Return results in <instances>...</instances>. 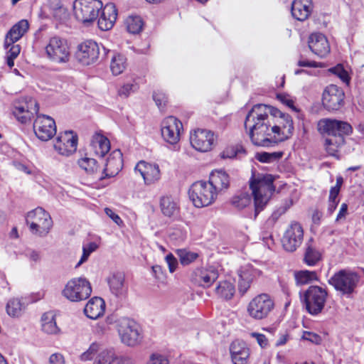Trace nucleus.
<instances>
[{
	"label": "nucleus",
	"mask_w": 364,
	"mask_h": 364,
	"mask_svg": "<svg viewBox=\"0 0 364 364\" xmlns=\"http://www.w3.org/2000/svg\"><path fill=\"white\" fill-rule=\"evenodd\" d=\"M265 109L263 104L255 105L246 117L245 127L250 129L249 136L253 144L269 147L274 145L271 131L272 117L265 114Z\"/></svg>",
	"instance_id": "nucleus-1"
},
{
	"label": "nucleus",
	"mask_w": 364,
	"mask_h": 364,
	"mask_svg": "<svg viewBox=\"0 0 364 364\" xmlns=\"http://www.w3.org/2000/svg\"><path fill=\"white\" fill-rule=\"evenodd\" d=\"M274 178L270 174H253L250 181V188L254 197L255 219L264 208L274 191Z\"/></svg>",
	"instance_id": "nucleus-2"
},
{
	"label": "nucleus",
	"mask_w": 364,
	"mask_h": 364,
	"mask_svg": "<svg viewBox=\"0 0 364 364\" xmlns=\"http://www.w3.org/2000/svg\"><path fill=\"white\" fill-rule=\"evenodd\" d=\"M302 304L307 312L313 316L321 314L326 302L328 291L319 286H310L303 293L299 292Z\"/></svg>",
	"instance_id": "nucleus-3"
},
{
	"label": "nucleus",
	"mask_w": 364,
	"mask_h": 364,
	"mask_svg": "<svg viewBox=\"0 0 364 364\" xmlns=\"http://www.w3.org/2000/svg\"><path fill=\"white\" fill-rule=\"evenodd\" d=\"M103 4L100 0H75L73 3L74 16L85 26H90L98 18Z\"/></svg>",
	"instance_id": "nucleus-4"
},
{
	"label": "nucleus",
	"mask_w": 364,
	"mask_h": 364,
	"mask_svg": "<svg viewBox=\"0 0 364 364\" xmlns=\"http://www.w3.org/2000/svg\"><path fill=\"white\" fill-rule=\"evenodd\" d=\"M26 222L29 225L30 231L41 237L46 236L53 227L50 214L41 207L29 211L26 215Z\"/></svg>",
	"instance_id": "nucleus-5"
},
{
	"label": "nucleus",
	"mask_w": 364,
	"mask_h": 364,
	"mask_svg": "<svg viewBox=\"0 0 364 364\" xmlns=\"http://www.w3.org/2000/svg\"><path fill=\"white\" fill-rule=\"evenodd\" d=\"M91 293V284L85 277H77L69 280L62 291V295L71 302L86 300Z\"/></svg>",
	"instance_id": "nucleus-6"
},
{
	"label": "nucleus",
	"mask_w": 364,
	"mask_h": 364,
	"mask_svg": "<svg viewBox=\"0 0 364 364\" xmlns=\"http://www.w3.org/2000/svg\"><path fill=\"white\" fill-rule=\"evenodd\" d=\"M45 54L51 62L58 64L68 63L70 58L68 41L58 36L50 37L45 46Z\"/></svg>",
	"instance_id": "nucleus-7"
},
{
	"label": "nucleus",
	"mask_w": 364,
	"mask_h": 364,
	"mask_svg": "<svg viewBox=\"0 0 364 364\" xmlns=\"http://www.w3.org/2000/svg\"><path fill=\"white\" fill-rule=\"evenodd\" d=\"M188 196L196 208L211 205L217 197L211 185L203 181L193 183L189 188Z\"/></svg>",
	"instance_id": "nucleus-8"
},
{
	"label": "nucleus",
	"mask_w": 364,
	"mask_h": 364,
	"mask_svg": "<svg viewBox=\"0 0 364 364\" xmlns=\"http://www.w3.org/2000/svg\"><path fill=\"white\" fill-rule=\"evenodd\" d=\"M117 331L121 341L128 346H135L142 340L139 325L129 318H122L119 320Z\"/></svg>",
	"instance_id": "nucleus-9"
},
{
	"label": "nucleus",
	"mask_w": 364,
	"mask_h": 364,
	"mask_svg": "<svg viewBox=\"0 0 364 364\" xmlns=\"http://www.w3.org/2000/svg\"><path fill=\"white\" fill-rule=\"evenodd\" d=\"M359 275L349 269H341L331 277L328 283L343 294H350L359 282Z\"/></svg>",
	"instance_id": "nucleus-10"
},
{
	"label": "nucleus",
	"mask_w": 364,
	"mask_h": 364,
	"mask_svg": "<svg viewBox=\"0 0 364 364\" xmlns=\"http://www.w3.org/2000/svg\"><path fill=\"white\" fill-rule=\"evenodd\" d=\"M116 358L117 354L113 348H105L98 343H92L80 355L82 361L93 360V364H113Z\"/></svg>",
	"instance_id": "nucleus-11"
},
{
	"label": "nucleus",
	"mask_w": 364,
	"mask_h": 364,
	"mask_svg": "<svg viewBox=\"0 0 364 364\" xmlns=\"http://www.w3.org/2000/svg\"><path fill=\"white\" fill-rule=\"evenodd\" d=\"M317 129L321 134H327L329 137H345L352 132V127L348 122L329 118L320 119Z\"/></svg>",
	"instance_id": "nucleus-12"
},
{
	"label": "nucleus",
	"mask_w": 364,
	"mask_h": 364,
	"mask_svg": "<svg viewBox=\"0 0 364 364\" xmlns=\"http://www.w3.org/2000/svg\"><path fill=\"white\" fill-rule=\"evenodd\" d=\"M274 306V303L270 296L267 294H261L249 303L247 311L251 317L260 320L267 317Z\"/></svg>",
	"instance_id": "nucleus-13"
},
{
	"label": "nucleus",
	"mask_w": 364,
	"mask_h": 364,
	"mask_svg": "<svg viewBox=\"0 0 364 364\" xmlns=\"http://www.w3.org/2000/svg\"><path fill=\"white\" fill-rule=\"evenodd\" d=\"M304 240V230L300 223L291 222L284 231L282 238V244L284 249L289 252H293L300 247Z\"/></svg>",
	"instance_id": "nucleus-14"
},
{
	"label": "nucleus",
	"mask_w": 364,
	"mask_h": 364,
	"mask_svg": "<svg viewBox=\"0 0 364 364\" xmlns=\"http://www.w3.org/2000/svg\"><path fill=\"white\" fill-rule=\"evenodd\" d=\"M100 46L94 41H85L77 46L76 59L84 65L95 63L100 58Z\"/></svg>",
	"instance_id": "nucleus-15"
},
{
	"label": "nucleus",
	"mask_w": 364,
	"mask_h": 364,
	"mask_svg": "<svg viewBox=\"0 0 364 364\" xmlns=\"http://www.w3.org/2000/svg\"><path fill=\"white\" fill-rule=\"evenodd\" d=\"M33 131L41 141H48L56 134L55 120L47 115L38 114L33 122Z\"/></svg>",
	"instance_id": "nucleus-16"
},
{
	"label": "nucleus",
	"mask_w": 364,
	"mask_h": 364,
	"mask_svg": "<svg viewBox=\"0 0 364 364\" xmlns=\"http://www.w3.org/2000/svg\"><path fill=\"white\" fill-rule=\"evenodd\" d=\"M344 92L335 85L326 87L322 95V104L328 111L338 110L344 103Z\"/></svg>",
	"instance_id": "nucleus-17"
},
{
	"label": "nucleus",
	"mask_w": 364,
	"mask_h": 364,
	"mask_svg": "<svg viewBox=\"0 0 364 364\" xmlns=\"http://www.w3.org/2000/svg\"><path fill=\"white\" fill-rule=\"evenodd\" d=\"M190 141L196 150L200 152L209 151L215 144L214 133L208 129H198L191 134Z\"/></svg>",
	"instance_id": "nucleus-18"
},
{
	"label": "nucleus",
	"mask_w": 364,
	"mask_h": 364,
	"mask_svg": "<svg viewBox=\"0 0 364 364\" xmlns=\"http://www.w3.org/2000/svg\"><path fill=\"white\" fill-rule=\"evenodd\" d=\"M182 127L181 122L175 117L169 116L165 118L161 127V136L164 141L172 145L177 144L180 140Z\"/></svg>",
	"instance_id": "nucleus-19"
},
{
	"label": "nucleus",
	"mask_w": 364,
	"mask_h": 364,
	"mask_svg": "<svg viewBox=\"0 0 364 364\" xmlns=\"http://www.w3.org/2000/svg\"><path fill=\"white\" fill-rule=\"evenodd\" d=\"M274 134V145L290 138L293 134L294 124L290 115L287 114L277 119L271 128Z\"/></svg>",
	"instance_id": "nucleus-20"
},
{
	"label": "nucleus",
	"mask_w": 364,
	"mask_h": 364,
	"mask_svg": "<svg viewBox=\"0 0 364 364\" xmlns=\"http://www.w3.org/2000/svg\"><path fill=\"white\" fill-rule=\"evenodd\" d=\"M77 136L73 131L60 134L54 144L55 149L61 155L69 156L77 150Z\"/></svg>",
	"instance_id": "nucleus-21"
},
{
	"label": "nucleus",
	"mask_w": 364,
	"mask_h": 364,
	"mask_svg": "<svg viewBox=\"0 0 364 364\" xmlns=\"http://www.w3.org/2000/svg\"><path fill=\"white\" fill-rule=\"evenodd\" d=\"M38 104L35 100L30 99L28 102H16L14 105L13 114L22 124L31 119L34 113L38 112Z\"/></svg>",
	"instance_id": "nucleus-22"
},
{
	"label": "nucleus",
	"mask_w": 364,
	"mask_h": 364,
	"mask_svg": "<svg viewBox=\"0 0 364 364\" xmlns=\"http://www.w3.org/2000/svg\"><path fill=\"white\" fill-rule=\"evenodd\" d=\"M123 166L122 154L119 150L111 153L107 159L105 168L98 178L102 180L107 178L114 177L122 170Z\"/></svg>",
	"instance_id": "nucleus-23"
},
{
	"label": "nucleus",
	"mask_w": 364,
	"mask_h": 364,
	"mask_svg": "<svg viewBox=\"0 0 364 364\" xmlns=\"http://www.w3.org/2000/svg\"><path fill=\"white\" fill-rule=\"evenodd\" d=\"M107 282L111 292L117 297H123L126 295L128 289L125 282L124 272L119 271L112 272L107 277Z\"/></svg>",
	"instance_id": "nucleus-24"
},
{
	"label": "nucleus",
	"mask_w": 364,
	"mask_h": 364,
	"mask_svg": "<svg viewBox=\"0 0 364 364\" xmlns=\"http://www.w3.org/2000/svg\"><path fill=\"white\" fill-rule=\"evenodd\" d=\"M308 43L310 50L319 58H325L330 53L329 43L321 33H312Z\"/></svg>",
	"instance_id": "nucleus-25"
},
{
	"label": "nucleus",
	"mask_w": 364,
	"mask_h": 364,
	"mask_svg": "<svg viewBox=\"0 0 364 364\" xmlns=\"http://www.w3.org/2000/svg\"><path fill=\"white\" fill-rule=\"evenodd\" d=\"M101 14L98 16L97 25L100 30L108 31L111 29L117 19V10L114 4L105 5L101 10Z\"/></svg>",
	"instance_id": "nucleus-26"
},
{
	"label": "nucleus",
	"mask_w": 364,
	"mask_h": 364,
	"mask_svg": "<svg viewBox=\"0 0 364 364\" xmlns=\"http://www.w3.org/2000/svg\"><path fill=\"white\" fill-rule=\"evenodd\" d=\"M218 273L215 269H196L191 275V280L198 286L208 288L218 279Z\"/></svg>",
	"instance_id": "nucleus-27"
},
{
	"label": "nucleus",
	"mask_w": 364,
	"mask_h": 364,
	"mask_svg": "<svg viewBox=\"0 0 364 364\" xmlns=\"http://www.w3.org/2000/svg\"><path fill=\"white\" fill-rule=\"evenodd\" d=\"M135 171L139 172L147 185L154 183L160 178V170L157 164H151L141 161L136 164Z\"/></svg>",
	"instance_id": "nucleus-28"
},
{
	"label": "nucleus",
	"mask_w": 364,
	"mask_h": 364,
	"mask_svg": "<svg viewBox=\"0 0 364 364\" xmlns=\"http://www.w3.org/2000/svg\"><path fill=\"white\" fill-rule=\"evenodd\" d=\"M313 10L311 0H294L291 4V15L300 21L309 18Z\"/></svg>",
	"instance_id": "nucleus-29"
},
{
	"label": "nucleus",
	"mask_w": 364,
	"mask_h": 364,
	"mask_svg": "<svg viewBox=\"0 0 364 364\" xmlns=\"http://www.w3.org/2000/svg\"><path fill=\"white\" fill-rule=\"evenodd\" d=\"M28 28L29 24L26 20H21L14 25L6 36L5 48L8 49L9 46L18 41L26 33Z\"/></svg>",
	"instance_id": "nucleus-30"
},
{
	"label": "nucleus",
	"mask_w": 364,
	"mask_h": 364,
	"mask_svg": "<svg viewBox=\"0 0 364 364\" xmlns=\"http://www.w3.org/2000/svg\"><path fill=\"white\" fill-rule=\"evenodd\" d=\"M230 351L234 364L247 363L250 350L245 343L238 341H233L230 345Z\"/></svg>",
	"instance_id": "nucleus-31"
},
{
	"label": "nucleus",
	"mask_w": 364,
	"mask_h": 364,
	"mask_svg": "<svg viewBox=\"0 0 364 364\" xmlns=\"http://www.w3.org/2000/svg\"><path fill=\"white\" fill-rule=\"evenodd\" d=\"M208 183L211 185L213 190L218 195L219 192L229 187V176L222 170L215 171L210 173Z\"/></svg>",
	"instance_id": "nucleus-32"
},
{
	"label": "nucleus",
	"mask_w": 364,
	"mask_h": 364,
	"mask_svg": "<svg viewBox=\"0 0 364 364\" xmlns=\"http://www.w3.org/2000/svg\"><path fill=\"white\" fill-rule=\"evenodd\" d=\"M105 304L100 297H93L85 305V314L91 319H97L104 314Z\"/></svg>",
	"instance_id": "nucleus-33"
},
{
	"label": "nucleus",
	"mask_w": 364,
	"mask_h": 364,
	"mask_svg": "<svg viewBox=\"0 0 364 364\" xmlns=\"http://www.w3.org/2000/svg\"><path fill=\"white\" fill-rule=\"evenodd\" d=\"M91 146L97 156L103 157L110 149V142L105 136L96 134L92 136Z\"/></svg>",
	"instance_id": "nucleus-34"
},
{
	"label": "nucleus",
	"mask_w": 364,
	"mask_h": 364,
	"mask_svg": "<svg viewBox=\"0 0 364 364\" xmlns=\"http://www.w3.org/2000/svg\"><path fill=\"white\" fill-rule=\"evenodd\" d=\"M160 208L162 213L167 217H173L178 212V204L171 196H162L160 200Z\"/></svg>",
	"instance_id": "nucleus-35"
},
{
	"label": "nucleus",
	"mask_w": 364,
	"mask_h": 364,
	"mask_svg": "<svg viewBox=\"0 0 364 364\" xmlns=\"http://www.w3.org/2000/svg\"><path fill=\"white\" fill-rule=\"evenodd\" d=\"M42 330L47 334H57L59 333V328L57 326L55 314L51 312H46L41 318Z\"/></svg>",
	"instance_id": "nucleus-36"
},
{
	"label": "nucleus",
	"mask_w": 364,
	"mask_h": 364,
	"mask_svg": "<svg viewBox=\"0 0 364 364\" xmlns=\"http://www.w3.org/2000/svg\"><path fill=\"white\" fill-rule=\"evenodd\" d=\"M345 137H328L325 140V148L327 153L333 156H337L338 149L344 144Z\"/></svg>",
	"instance_id": "nucleus-37"
},
{
	"label": "nucleus",
	"mask_w": 364,
	"mask_h": 364,
	"mask_svg": "<svg viewBox=\"0 0 364 364\" xmlns=\"http://www.w3.org/2000/svg\"><path fill=\"white\" fill-rule=\"evenodd\" d=\"M127 68V58L122 54H114L111 59L110 70L114 75L122 74Z\"/></svg>",
	"instance_id": "nucleus-38"
},
{
	"label": "nucleus",
	"mask_w": 364,
	"mask_h": 364,
	"mask_svg": "<svg viewBox=\"0 0 364 364\" xmlns=\"http://www.w3.org/2000/svg\"><path fill=\"white\" fill-rule=\"evenodd\" d=\"M216 294L226 299L229 300L233 296L235 289L232 283L228 281L220 282L215 289Z\"/></svg>",
	"instance_id": "nucleus-39"
},
{
	"label": "nucleus",
	"mask_w": 364,
	"mask_h": 364,
	"mask_svg": "<svg viewBox=\"0 0 364 364\" xmlns=\"http://www.w3.org/2000/svg\"><path fill=\"white\" fill-rule=\"evenodd\" d=\"M297 285H305L318 280L317 273L315 271L301 270L294 274Z\"/></svg>",
	"instance_id": "nucleus-40"
},
{
	"label": "nucleus",
	"mask_w": 364,
	"mask_h": 364,
	"mask_svg": "<svg viewBox=\"0 0 364 364\" xmlns=\"http://www.w3.org/2000/svg\"><path fill=\"white\" fill-rule=\"evenodd\" d=\"M238 290L244 295L250 287L252 277L249 269H241L239 273Z\"/></svg>",
	"instance_id": "nucleus-41"
},
{
	"label": "nucleus",
	"mask_w": 364,
	"mask_h": 364,
	"mask_svg": "<svg viewBox=\"0 0 364 364\" xmlns=\"http://www.w3.org/2000/svg\"><path fill=\"white\" fill-rule=\"evenodd\" d=\"M125 24L129 33L136 34L141 31L144 22L139 16H129L126 18Z\"/></svg>",
	"instance_id": "nucleus-42"
},
{
	"label": "nucleus",
	"mask_w": 364,
	"mask_h": 364,
	"mask_svg": "<svg viewBox=\"0 0 364 364\" xmlns=\"http://www.w3.org/2000/svg\"><path fill=\"white\" fill-rule=\"evenodd\" d=\"M78 165L90 175L97 174L100 169L97 161L92 158L85 157L78 160Z\"/></svg>",
	"instance_id": "nucleus-43"
},
{
	"label": "nucleus",
	"mask_w": 364,
	"mask_h": 364,
	"mask_svg": "<svg viewBox=\"0 0 364 364\" xmlns=\"http://www.w3.org/2000/svg\"><path fill=\"white\" fill-rule=\"evenodd\" d=\"M25 306L18 299H10L6 306L7 314L12 317H18L21 316Z\"/></svg>",
	"instance_id": "nucleus-44"
},
{
	"label": "nucleus",
	"mask_w": 364,
	"mask_h": 364,
	"mask_svg": "<svg viewBox=\"0 0 364 364\" xmlns=\"http://www.w3.org/2000/svg\"><path fill=\"white\" fill-rule=\"evenodd\" d=\"M321 258V255L314 247L308 245L306 247L304 261L309 266H314Z\"/></svg>",
	"instance_id": "nucleus-45"
},
{
	"label": "nucleus",
	"mask_w": 364,
	"mask_h": 364,
	"mask_svg": "<svg viewBox=\"0 0 364 364\" xmlns=\"http://www.w3.org/2000/svg\"><path fill=\"white\" fill-rule=\"evenodd\" d=\"M251 201V195L244 192L234 196L232 199V204L237 209L242 210L250 205Z\"/></svg>",
	"instance_id": "nucleus-46"
},
{
	"label": "nucleus",
	"mask_w": 364,
	"mask_h": 364,
	"mask_svg": "<svg viewBox=\"0 0 364 364\" xmlns=\"http://www.w3.org/2000/svg\"><path fill=\"white\" fill-rule=\"evenodd\" d=\"M46 6L49 9L53 16L57 19H60L62 16L65 14V9L63 6L60 0H49Z\"/></svg>",
	"instance_id": "nucleus-47"
},
{
	"label": "nucleus",
	"mask_w": 364,
	"mask_h": 364,
	"mask_svg": "<svg viewBox=\"0 0 364 364\" xmlns=\"http://www.w3.org/2000/svg\"><path fill=\"white\" fill-rule=\"evenodd\" d=\"M245 154V150L242 146L237 145L227 147L221 154L223 159L240 158L242 155Z\"/></svg>",
	"instance_id": "nucleus-48"
},
{
	"label": "nucleus",
	"mask_w": 364,
	"mask_h": 364,
	"mask_svg": "<svg viewBox=\"0 0 364 364\" xmlns=\"http://www.w3.org/2000/svg\"><path fill=\"white\" fill-rule=\"evenodd\" d=\"M284 153L282 151H274L272 153L262 152L256 155V159L262 163H271L280 159Z\"/></svg>",
	"instance_id": "nucleus-49"
},
{
	"label": "nucleus",
	"mask_w": 364,
	"mask_h": 364,
	"mask_svg": "<svg viewBox=\"0 0 364 364\" xmlns=\"http://www.w3.org/2000/svg\"><path fill=\"white\" fill-rule=\"evenodd\" d=\"M97 247V245L95 242H90L88 245H84L82 247V255L80 261L75 265V268L79 267L82 264L85 262L88 259L90 254L95 252Z\"/></svg>",
	"instance_id": "nucleus-50"
},
{
	"label": "nucleus",
	"mask_w": 364,
	"mask_h": 364,
	"mask_svg": "<svg viewBox=\"0 0 364 364\" xmlns=\"http://www.w3.org/2000/svg\"><path fill=\"white\" fill-rule=\"evenodd\" d=\"M145 364H169V359L166 354L154 352L150 354Z\"/></svg>",
	"instance_id": "nucleus-51"
},
{
	"label": "nucleus",
	"mask_w": 364,
	"mask_h": 364,
	"mask_svg": "<svg viewBox=\"0 0 364 364\" xmlns=\"http://www.w3.org/2000/svg\"><path fill=\"white\" fill-rule=\"evenodd\" d=\"M178 255L180 262L183 265H188L191 262H194L198 257L197 253L188 252L184 250H178Z\"/></svg>",
	"instance_id": "nucleus-52"
},
{
	"label": "nucleus",
	"mask_w": 364,
	"mask_h": 364,
	"mask_svg": "<svg viewBox=\"0 0 364 364\" xmlns=\"http://www.w3.org/2000/svg\"><path fill=\"white\" fill-rule=\"evenodd\" d=\"M139 88V86L134 82L124 84L119 90L118 94L121 97H127L131 93L134 92Z\"/></svg>",
	"instance_id": "nucleus-53"
},
{
	"label": "nucleus",
	"mask_w": 364,
	"mask_h": 364,
	"mask_svg": "<svg viewBox=\"0 0 364 364\" xmlns=\"http://www.w3.org/2000/svg\"><path fill=\"white\" fill-rule=\"evenodd\" d=\"M264 107L266 108L265 109V114H268L269 117H272V124H274L275 119H279V117H282L283 116L287 115V114H284L279 109L272 107V106H267L264 105Z\"/></svg>",
	"instance_id": "nucleus-54"
},
{
	"label": "nucleus",
	"mask_w": 364,
	"mask_h": 364,
	"mask_svg": "<svg viewBox=\"0 0 364 364\" xmlns=\"http://www.w3.org/2000/svg\"><path fill=\"white\" fill-rule=\"evenodd\" d=\"M287 209L288 207L287 205H282L277 208L268 218V223L274 224L287 212Z\"/></svg>",
	"instance_id": "nucleus-55"
},
{
	"label": "nucleus",
	"mask_w": 364,
	"mask_h": 364,
	"mask_svg": "<svg viewBox=\"0 0 364 364\" xmlns=\"http://www.w3.org/2000/svg\"><path fill=\"white\" fill-rule=\"evenodd\" d=\"M333 73L339 77V78L344 82H349L348 74L346 70H344L343 66L338 65L331 69Z\"/></svg>",
	"instance_id": "nucleus-56"
},
{
	"label": "nucleus",
	"mask_w": 364,
	"mask_h": 364,
	"mask_svg": "<svg viewBox=\"0 0 364 364\" xmlns=\"http://www.w3.org/2000/svg\"><path fill=\"white\" fill-rule=\"evenodd\" d=\"M302 339L315 344H319L321 342V338L319 335L310 331H304L302 335Z\"/></svg>",
	"instance_id": "nucleus-57"
},
{
	"label": "nucleus",
	"mask_w": 364,
	"mask_h": 364,
	"mask_svg": "<svg viewBox=\"0 0 364 364\" xmlns=\"http://www.w3.org/2000/svg\"><path fill=\"white\" fill-rule=\"evenodd\" d=\"M339 203V200L338 199V196H334L332 197L331 193H329L328 198V213L331 215L334 210L336 209L337 205Z\"/></svg>",
	"instance_id": "nucleus-58"
},
{
	"label": "nucleus",
	"mask_w": 364,
	"mask_h": 364,
	"mask_svg": "<svg viewBox=\"0 0 364 364\" xmlns=\"http://www.w3.org/2000/svg\"><path fill=\"white\" fill-rule=\"evenodd\" d=\"M153 99L159 107H164L166 105V102H167V97L166 95L160 92H154L153 94Z\"/></svg>",
	"instance_id": "nucleus-59"
},
{
	"label": "nucleus",
	"mask_w": 364,
	"mask_h": 364,
	"mask_svg": "<svg viewBox=\"0 0 364 364\" xmlns=\"http://www.w3.org/2000/svg\"><path fill=\"white\" fill-rule=\"evenodd\" d=\"M166 263L168 266L170 272L173 273L178 266V261L176 257L171 254H168L165 257Z\"/></svg>",
	"instance_id": "nucleus-60"
},
{
	"label": "nucleus",
	"mask_w": 364,
	"mask_h": 364,
	"mask_svg": "<svg viewBox=\"0 0 364 364\" xmlns=\"http://www.w3.org/2000/svg\"><path fill=\"white\" fill-rule=\"evenodd\" d=\"M105 213L106 215L110 218L117 225L122 226L123 225V221L121 218L115 213L111 208H105Z\"/></svg>",
	"instance_id": "nucleus-61"
},
{
	"label": "nucleus",
	"mask_w": 364,
	"mask_h": 364,
	"mask_svg": "<svg viewBox=\"0 0 364 364\" xmlns=\"http://www.w3.org/2000/svg\"><path fill=\"white\" fill-rule=\"evenodd\" d=\"M24 255L31 262H38L41 259L40 252L34 250L28 249Z\"/></svg>",
	"instance_id": "nucleus-62"
},
{
	"label": "nucleus",
	"mask_w": 364,
	"mask_h": 364,
	"mask_svg": "<svg viewBox=\"0 0 364 364\" xmlns=\"http://www.w3.org/2000/svg\"><path fill=\"white\" fill-rule=\"evenodd\" d=\"M49 364H65V358L60 353H53L49 358Z\"/></svg>",
	"instance_id": "nucleus-63"
},
{
	"label": "nucleus",
	"mask_w": 364,
	"mask_h": 364,
	"mask_svg": "<svg viewBox=\"0 0 364 364\" xmlns=\"http://www.w3.org/2000/svg\"><path fill=\"white\" fill-rule=\"evenodd\" d=\"M115 363H117V364H134V360L132 358L128 355H117Z\"/></svg>",
	"instance_id": "nucleus-64"
}]
</instances>
